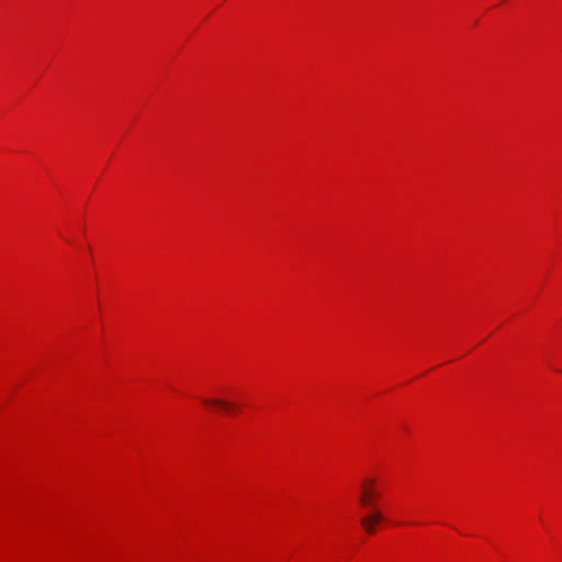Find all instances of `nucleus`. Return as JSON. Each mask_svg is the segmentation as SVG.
I'll list each match as a JSON object with an SVG mask.
<instances>
[{"mask_svg":"<svg viewBox=\"0 0 562 562\" xmlns=\"http://www.w3.org/2000/svg\"><path fill=\"white\" fill-rule=\"evenodd\" d=\"M202 402L211 407L223 409L225 413H231L235 409V404L222 398H202Z\"/></svg>","mask_w":562,"mask_h":562,"instance_id":"7ed1b4c3","label":"nucleus"},{"mask_svg":"<svg viewBox=\"0 0 562 562\" xmlns=\"http://www.w3.org/2000/svg\"><path fill=\"white\" fill-rule=\"evenodd\" d=\"M379 497V493L375 490V480L374 479H366L361 484V494L359 497V502L364 507H374L375 499Z\"/></svg>","mask_w":562,"mask_h":562,"instance_id":"f257e3e1","label":"nucleus"},{"mask_svg":"<svg viewBox=\"0 0 562 562\" xmlns=\"http://www.w3.org/2000/svg\"><path fill=\"white\" fill-rule=\"evenodd\" d=\"M383 519L384 516L382 513L373 510L370 515H367L361 519V525L369 535H372L375 532V526L383 521Z\"/></svg>","mask_w":562,"mask_h":562,"instance_id":"f03ea898","label":"nucleus"}]
</instances>
